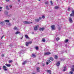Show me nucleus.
Returning a JSON list of instances; mask_svg holds the SVG:
<instances>
[{
	"label": "nucleus",
	"mask_w": 74,
	"mask_h": 74,
	"mask_svg": "<svg viewBox=\"0 0 74 74\" xmlns=\"http://www.w3.org/2000/svg\"><path fill=\"white\" fill-rule=\"evenodd\" d=\"M47 73H51V71L49 70H47Z\"/></svg>",
	"instance_id": "nucleus-30"
},
{
	"label": "nucleus",
	"mask_w": 74,
	"mask_h": 74,
	"mask_svg": "<svg viewBox=\"0 0 74 74\" xmlns=\"http://www.w3.org/2000/svg\"><path fill=\"white\" fill-rule=\"evenodd\" d=\"M25 38H28V39L29 38V37H28V36H27V35H25Z\"/></svg>",
	"instance_id": "nucleus-17"
},
{
	"label": "nucleus",
	"mask_w": 74,
	"mask_h": 74,
	"mask_svg": "<svg viewBox=\"0 0 74 74\" xmlns=\"http://www.w3.org/2000/svg\"><path fill=\"white\" fill-rule=\"evenodd\" d=\"M4 54H2L1 55V57H4Z\"/></svg>",
	"instance_id": "nucleus-39"
},
{
	"label": "nucleus",
	"mask_w": 74,
	"mask_h": 74,
	"mask_svg": "<svg viewBox=\"0 0 74 74\" xmlns=\"http://www.w3.org/2000/svg\"><path fill=\"white\" fill-rule=\"evenodd\" d=\"M42 17L43 19H44V18H45V16H42Z\"/></svg>",
	"instance_id": "nucleus-38"
},
{
	"label": "nucleus",
	"mask_w": 74,
	"mask_h": 74,
	"mask_svg": "<svg viewBox=\"0 0 74 74\" xmlns=\"http://www.w3.org/2000/svg\"><path fill=\"white\" fill-rule=\"evenodd\" d=\"M1 67H0V70H1Z\"/></svg>",
	"instance_id": "nucleus-56"
},
{
	"label": "nucleus",
	"mask_w": 74,
	"mask_h": 74,
	"mask_svg": "<svg viewBox=\"0 0 74 74\" xmlns=\"http://www.w3.org/2000/svg\"><path fill=\"white\" fill-rule=\"evenodd\" d=\"M66 66L64 67V69H66Z\"/></svg>",
	"instance_id": "nucleus-44"
},
{
	"label": "nucleus",
	"mask_w": 74,
	"mask_h": 74,
	"mask_svg": "<svg viewBox=\"0 0 74 74\" xmlns=\"http://www.w3.org/2000/svg\"><path fill=\"white\" fill-rule=\"evenodd\" d=\"M3 37H4V36H2L1 38V39H3Z\"/></svg>",
	"instance_id": "nucleus-45"
},
{
	"label": "nucleus",
	"mask_w": 74,
	"mask_h": 74,
	"mask_svg": "<svg viewBox=\"0 0 74 74\" xmlns=\"http://www.w3.org/2000/svg\"><path fill=\"white\" fill-rule=\"evenodd\" d=\"M70 73H71V74H73V72L72 71H71L70 72Z\"/></svg>",
	"instance_id": "nucleus-36"
},
{
	"label": "nucleus",
	"mask_w": 74,
	"mask_h": 74,
	"mask_svg": "<svg viewBox=\"0 0 74 74\" xmlns=\"http://www.w3.org/2000/svg\"><path fill=\"white\" fill-rule=\"evenodd\" d=\"M32 41H30L29 42V44H32Z\"/></svg>",
	"instance_id": "nucleus-37"
},
{
	"label": "nucleus",
	"mask_w": 74,
	"mask_h": 74,
	"mask_svg": "<svg viewBox=\"0 0 74 74\" xmlns=\"http://www.w3.org/2000/svg\"><path fill=\"white\" fill-rule=\"evenodd\" d=\"M5 22H7V23H8L10 22V21L8 20H5Z\"/></svg>",
	"instance_id": "nucleus-18"
},
{
	"label": "nucleus",
	"mask_w": 74,
	"mask_h": 74,
	"mask_svg": "<svg viewBox=\"0 0 74 74\" xmlns=\"http://www.w3.org/2000/svg\"><path fill=\"white\" fill-rule=\"evenodd\" d=\"M71 69L72 71H74V65L71 66Z\"/></svg>",
	"instance_id": "nucleus-7"
},
{
	"label": "nucleus",
	"mask_w": 74,
	"mask_h": 74,
	"mask_svg": "<svg viewBox=\"0 0 74 74\" xmlns=\"http://www.w3.org/2000/svg\"><path fill=\"white\" fill-rule=\"evenodd\" d=\"M49 60H51V61H53V58L52 57H50L49 58Z\"/></svg>",
	"instance_id": "nucleus-14"
},
{
	"label": "nucleus",
	"mask_w": 74,
	"mask_h": 74,
	"mask_svg": "<svg viewBox=\"0 0 74 74\" xmlns=\"http://www.w3.org/2000/svg\"><path fill=\"white\" fill-rule=\"evenodd\" d=\"M5 66L7 67H10L11 66V64H5Z\"/></svg>",
	"instance_id": "nucleus-9"
},
{
	"label": "nucleus",
	"mask_w": 74,
	"mask_h": 74,
	"mask_svg": "<svg viewBox=\"0 0 74 74\" xmlns=\"http://www.w3.org/2000/svg\"><path fill=\"white\" fill-rule=\"evenodd\" d=\"M1 10H0V12H1Z\"/></svg>",
	"instance_id": "nucleus-55"
},
{
	"label": "nucleus",
	"mask_w": 74,
	"mask_h": 74,
	"mask_svg": "<svg viewBox=\"0 0 74 74\" xmlns=\"http://www.w3.org/2000/svg\"><path fill=\"white\" fill-rule=\"evenodd\" d=\"M29 42H27L25 43V45L27 47L29 46Z\"/></svg>",
	"instance_id": "nucleus-10"
},
{
	"label": "nucleus",
	"mask_w": 74,
	"mask_h": 74,
	"mask_svg": "<svg viewBox=\"0 0 74 74\" xmlns=\"http://www.w3.org/2000/svg\"><path fill=\"white\" fill-rule=\"evenodd\" d=\"M32 74H36V73H32Z\"/></svg>",
	"instance_id": "nucleus-53"
},
{
	"label": "nucleus",
	"mask_w": 74,
	"mask_h": 74,
	"mask_svg": "<svg viewBox=\"0 0 74 74\" xmlns=\"http://www.w3.org/2000/svg\"><path fill=\"white\" fill-rule=\"evenodd\" d=\"M56 1H58V0H56Z\"/></svg>",
	"instance_id": "nucleus-58"
},
{
	"label": "nucleus",
	"mask_w": 74,
	"mask_h": 74,
	"mask_svg": "<svg viewBox=\"0 0 74 74\" xmlns=\"http://www.w3.org/2000/svg\"><path fill=\"white\" fill-rule=\"evenodd\" d=\"M32 34H34V32H32Z\"/></svg>",
	"instance_id": "nucleus-51"
},
{
	"label": "nucleus",
	"mask_w": 74,
	"mask_h": 74,
	"mask_svg": "<svg viewBox=\"0 0 74 74\" xmlns=\"http://www.w3.org/2000/svg\"><path fill=\"white\" fill-rule=\"evenodd\" d=\"M32 57H34V58H36V55L34 54H32Z\"/></svg>",
	"instance_id": "nucleus-23"
},
{
	"label": "nucleus",
	"mask_w": 74,
	"mask_h": 74,
	"mask_svg": "<svg viewBox=\"0 0 74 74\" xmlns=\"http://www.w3.org/2000/svg\"><path fill=\"white\" fill-rule=\"evenodd\" d=\"M72 13L70 14V16H74V10H73L72 11Z\"/></svg>",
	"instance_id": "nucleus-3"
},
{
	"label": "nucleus",
	"mask_w": 74,
	"mask_h": 74,
	"mask_svg": "<svg viewBox=\"0 0 74 74\" xmlns=\"http://www.w3.org/2000/svg\"><path fill=\"white\" fill-rule=\"evenodd\" d=\"M17 0L18 1H19H19H20V0Z\"/></svg>",
	"instance_id": "nucleus-54"
},
{
	"label": "nucleus",
	"mask_w": 74,
	"mask_h": 74,
	"mask_svg": "<svg viewBox=\"0 0 74 74\" xmlns=\"http://www.w3.org/2000/svg\"><path fill=\"white\" fill-rule=\"evenodd\" d=\"M42 41L44 42H45V38H43L42 40Z\"/></svg>",
	"instance_id": "nucleus-16"
},
{
	"label": "nucleus",
	"mask_w": 74,
	"mask_h": 74,
	"mask_svg": "<svg viewBox=\"0 0 74 74\" xmlns=\"http://www.w3.org/2000/svg\"><path fill=\"white\" fill-rule=\"evenodd\" d=\"M9 0H6V1L8 2L9 1Z\"/></svg>",
	"instance_id": "nucleus-48"
},
{
	"label": "nucleus",
	"mask_w": 74,
	"mask_h": 74,
	"mask_svg": "<svg viewBox=\"0 0 74 74\" xmlns=\"http://www.w3.org/2000/svg\"><path fill=\"white\" fill-rule=\"evenodd\" d=\"M21 34V32H16L15 34Z\"/></svg>",
	"instance_id": "nucleus-21"
},
{
	"label": "nucleus",
	"mask_w": 74,
	"mask_h": 74,
	"mask_svg": "<svg viewBox=\"0 0 74 74\" xmlns=\"http://www.w3.org/2000/svg\"><path fill=\"white\" fill-rule=\"evenodd\" d=\"M63 71H66V69H64L63 70Z\"/></svg>",
	"instance_id": "nucleus-49"
},
{
	"label": "nucleus",
	"mask_w": 74,
	"mask_h": 74,
	"mask_svg": "<svg viewBox=\"0 0 74 74\" xmlns=\"http://www.w3.org/2000/svg\"><path fill=\"white\" fill-rule=\"evenodd\" d=\"M55 9H58L59 8V7L58 6H55L54 7Z\"/></svg>",
	"instance_id": "nucleus-20"
},
{
	"label": "nucleus",
	"mask_w": 74,
	"mask_h": 74,
	"mask_svg": "<svg viewBox=\"0 0 74 74\" xmlns=\"http://www.w3.org/2000/svg\"><path fill=\"white\" fill-rule=\"evenodd\" d=\"M17 29L18 28L17 27H15L14 28V30H17Z\"/></svg>",
	"instance_id": "nucleus-26"
},
{
	"label": "nucleus",
	"mask_w": 74,
	"mask_h": 74,
	"mask_svg": "<svg viewBox=\"0 0 74 74\" xmlns=\"http://www.w3.org/2000/svg\"><path fill=\"white\" fill-rule=\"evenodd\" d=\"M3 69H5L7 68V66H5L3 65Z\"/></svg>",
	"instance_id": "nucleus-28"
},
{
	"label": "nucleus",
	"mask_w": 74,
	"mask_h": 74,
	"mask_svg": "<svg viewBox=\"0 0 74 74\" xmlns=\"http://www.w3.org/2000/svg\"><path fill=\"white\" fill-rule=\"evenodd\" d=\"M38 1H41V0H38Z\"/></svg>",
	"instance_id": "nucleus-57"
},
{
	"label": "nucleus",
	"mask_w": 74,
	"mask_h": 74,
	"mask_svg": "<svg viewBox=\"0 0 74 74\" xmlns=\"http://www.w3.org/2000/svg\"><path fill=\"white\" fill-rule=\"evenodd\" d=\"M69 22L70 23H72L73 22V20H72V19L71 17H69Z\"/></svg>",
	"instance_id": "nucleus-12"
},
{
	"label": "nucleus",
	"mask_w": 74,
	"mask_h": 74,
	"mask_svg": "<svg viewBox=\"0 0 74 74\" xmlns=\"http://www.w3.org/2000/svg\"><path fill=\"white\" fill-rule=\"evenodd\" d=\"M58 29H59V30H60V28H58Z\"/></svg>",
	"instance_id": "nucleus-52"
},
{
	"label": "nucleus",
	"mask_w": 74,
	"mask_h": 74,
	"mask_svg": "<svg viewBox=\"0 0 74 74\" xmlns=\"http://www.w3.org/2000/svg\"><path fill=\"white\" fill-rule=\"evenodd\" d=\"M39 19L41 20V19H42V17H39Z\"/></svg>",
	"instance_id": "nucleus-40"
},
{
	"label": "nucleus",
	"mask_w": 74,
	"mask_h": 74,
	"mask_svg": "<svg viewBox=\"0 0 74 74\" xmlns=\"http://www.w3.org/2000/svg\"><path fill=\"white\" fill-rule=\"evenodd\" d=\"M51 27L52 30H55V26L54 25H52L51 26Z\"/></svg>",
	"instance_id": "nucleus-2"
},
{
	"label": "nucleus",
	"mask_w": 74,
	"mask_h": 74,
	"mask_svg": "<svg viewBox=\"0 0 74 74\" xmlns=\"http://www.w3.org/2000/svg\"><path fill=\"white\" fill-rule=\"evenodd\" d=\"M68 11H70V8H68Z\"/></svg>",
	"instance_id": "nucleus-34"
},
{
	"label": "nucleus",
	"mask_w": 74,
	"mask_h": 74,
	"mask_svg": "<svg viewBox=\"0 0 74 74\" xmlns=\"http://www.w3.org/2000/svg\"><path fill=\"white\" fill-rule=\"evenodd\" d=\"M2 8H3L0 7V10H1V9H2Z\"/></svg>",
	"instance_id": "nucleus-47"
},
{
	"label": "nucleus",
	"mask_w": 74,
	"mask_h": 74,
	"mask_svg": "<svg viewBox=\"0 0 74 74\" xmlns=\"http://www.w3.org/2000/svg\"><path fill=\"white\" fill-rule=\"evenodd\" d=\"M42 64L43 66H45V64Z\"/></svg>",
	"instance_id": "nucleus-43"
},
{
	"label": "nucleus",
	"mask_w": 74,
	"mask_h": 74,
	"mask_svg": "<svg viewBox=\"0 0 74 74\" xmlns=\"http://www.w3.org/2000/svg\"><path fill=\"white\" fill-rule=\"evenodd\" d=\"M58 56H55V59H58Z\"/></svg>",
	"instance_id": "nucleus-22"
},
{
	"label": "nucleus",
	"mask_w": 74,
	"mask_h": 74,
	"mask_svg": "<svg viewBox=\"0 0 74 74\" xmlns=\"http://www.w3.org/2000/svg\"><path fill=\"white\" fill-rule=\"evenodd\" d=\"M60 61H58L56 64V66H59V65H60Z\"/></svg>",
	"instance_id": "nucleus-8"
},
{
	"label": "nucleus",
	"mask_w": 74,
	"mask_h": 74,
	"mask_svg": "<svg viewBox=\"0 0 74 74\" xmlns=\"http://www.w3.org/2000/svg\"><path fill=\"white\" fill-rule=\"evenodd\" d=\"M23 23L24 24H27L28 25L29 24H30V23H33L32 22H29L28 21H23Z\"/></svg>",
	"instance_id": "nucleus-1"
},
{
	"label": "nucleus",
	"mask_w": 74,
	"mask_h": 74,
	"mask_svg": "<svg viewBox=\"0 0 74 74\" xmlns=\"http://www.w3.org/2000/svg\"><path fill=\"white\" fill-rule=\"evenodd\" d=\"M60 40V38L59 37H57L56 38V40H57V41H58L59 40Z\"/></svg>",
	"instance_id": "nucleus-19"
},
{
	"label": "nucleus",
	"mask_w": 74,
	"mask_h": 74,
	"mask_svg": "<svg viewBox=\"0 0 74 74\" xmlns=\"http://www.w3.org/2000/svg\"><path fill=\"white\" fill-rule=\"evenodd\" d=\"M35 21L36 22H39L40 19H37V18L36 19H35Z\"/></svg>",
	"instance_id": "nucleus-13"
},
{
	"label": "nucleus",
	"mask_w": 74,
	"mask_h": 74,
	"mask_svg": "<svg viewBox=\"0 0 74 74\" xmlns=\"http://www.w3.org/2000/svg\"><path fill=\"white\" fill-rule=\"evenodd\" d=\"M49 63V62H46V64H49V63Z\"/></svg>",
	"instance_id": "nucleus-46"
},
{
	"label": "nucleus",
	"mask_w": 74,
	"mask_h": 74,
	"mask_svg": "<svg viewBox=\"0 0 74 74\" xmlns=\"http://www.w3.org/2000/svg\"><path fill=\"white\" fill-rule=\"evenodd\" d=\"M12 62V60H10L9 61V63H11Z\"/></svg>",
	"instance_id": "nucleus-29"
},
{
	"label": "nucleus",
	"mask_w": 74,
	"mask_h": 74,
	"mask_svg": "<svg viewBox=\"0 0 74 74\" xmlns=\"http://www.w3.org/2000/svg\"><path fill=\"white\" fill-rule=\"evenodd\" d=\"M39 70H40V67H37L36 68V70L37 71V72H40V71Z\"/></svg>",
	"instance_id": "nucleus-11"
},
{
	"label": "nucleus",
	"mask_w": 74,
	"mask_h": 74,
	"mask_svg": "<svg viewBox=\"0 0 74 74\" xmlns=\"http://www.w3.org/2000/svg\"><path fill=\"white\" fill-rule=\"evenodd\" d=\"M27 63V61H25L22 63V64H23V65H25V64H26Z\"/></svg>",
	"instance_id": "nucleus-15"
},
{
	"label": "nucleus",
	"mask_w": 74,
	"mask_h": 74,
	"mask_svg": "<svg viewBox=\"0 0 74 74\" xmlns=\"http://www.w3.org/2000/svg\"><path fill=\"white\" fill-rule=\"evenodd\" d=\"M9 7L10 8H11V7H12V5H10L9 6Z\"/></svg>",
	"instance_id": "nucleus-41"
},
{
	"label": "nucleus",
	"mask_w": 74,
	"mask_h": 74,
	"mask_svg": "<svg viewBox=\"0 0 74 74\" xmlns=\"http://www.w3.org/2000/svg\"><path fill=\"white\" fill-rule=\"evenodd\" d=\"M4 23V22H2L0 23V24H2V23Z\"/></svg>",
	"instance_id": "nucleus-42"
},
{
	"label": "nucleus",
	"mask_w": 74,
	"mask_h": 74,
	"mask_svg": "<svg viewBox=\"0 0 74 74\" xmlns=\"http://www.w3.org/2000/svg\"><path fill=\"white\" fill-rule=\"evenodd\" d=\"M51 53L49 52H45L44 53L45 55H50L51 54Z\"/></svg>",
	"instance_id": "nucleus-5"
},
{
	"label": "nucleus",
	"mask_w": 74,
	"mask_h": 74,
	"mask_svg": "<svg viewBox=\"0 0 74 74\" xmlns=\"http://www.w3.org/2000/svg\"><path fill=\"white\" fill-rule=\"evenodd\" d=\"M35 49L36 50H38V47L37 46L35 47Z\"/></svg>",
	"instance_id": "nucleus-25"
},
{
	"label": "nucleus",
	"mask_w": 74,
	"mask_h": 74,
	"mask_svg": "<svg viewBox=\"0 0 74 74\" xmlns=\"http://www.w3.org/2000/svg\"><path fill=\"white\" fill-rule=\"evenodd\" d=\"M45 29V28L42 27V28H39V30L40 31H43Z\"/></svg>",
	"instance_id": "nucleus-6"
},
{
	"label": "nucleus",
	"mask_w": 74,
	"mask_h": 74,
	"mask_svg": "<svg viewBox=\"0 0 74 74\" xmlns=\"http://www.w3.org/2000/svg\"><path fill=\"white\" fill-rule=\"evenodd\" d=\"M3 69L5 71H7V69L6 68H3Z\"/></svg>",
	"instance_id": "nucleus-33"
},
{
	"label": "nucleus",
	"mask_w": 74,
	"mask_h": 74,
	"mask_svg": "<svg viewBox=\"0 0 74 74\" xmlns=\"http://www.w3.org/2000/svg\"><path fill=\"white\" fill-rule=\"evenodd\" d=\"M23 38V36H22V38H21V40H22Z\"/></svg>",
	"instance_id": "nucleus-50"
},
{
	"label": "nucleus",
	"mask_w": 74,
	"mask_h": 74,
	"mask_svg": "<svg viewBox=\"0 0 74 74\" xmlns=\"http://www.w3.org/2000/svg\"><path fill=\"white\" fill-rule=\"evenodd\" d=\"M38 26H39V25H37V26H35L34 28V30H38V28H37V27H38Z\"/></svg>",
	"instance_id": "nucleus-4"
},
{
	"label": "nucleus",
	"mask_w": 74,
	"mask_h": 74,
	"mask_svg": "<svg viewBox=\"0 0 74 74\" xmlns=\"http://www.w3.org/2000/svg\"><path fill=\"white\" fill-rule=\"evenodd\" d=\"M69 42V40L66 39L65 40V42Z\"/></svg>",
	"instance_id": "nucleus-27"
},
{
	"label": "nucleus",
	"mask_w": 74,
	"mask_h": 74,
	"mask_svg": "<svg viewBox=\"0 0 74 74\" xmlns=\"http://www.w3.org/2000/svg\"><path fill=\"white\" fill-rule=\"evenodd\" d=\"M47 62H48V63H51V61L50 60H48Z\"/></svg>",
	"instance_id": "nucleus-35"
},
{
	"label": "nucleus",
	"mask_w": 74,
	"mask_h": 74,
	"mask_svg": "<svg viewBox=\"0 0 74 74\" xmlns=\"http://www.w3.org/2000/svg\"><path fill=\"white\" fill-rule=\"evenodd\" d=\"M6 8L7 10H10V9L8 8V6H6Z\"/></svg>",
	"instance_id": "nucleus-24"
},
{
	"label": "nucleus",
	"mask_w": 74,
	"mask_h": 74,
	"mask_svg": "<svg viewBox=\"0 0 74 74\" xmlns=\"http://www.w3.org/2000/svg\"><path fill=\"white\" fill-rule=\"evenodd\" d=\"M45 4H48V1H47L45 2Z\"/></svg>",
	"instance_id": "nucleus-32"
},
{
	"label": "nucleus",
	"mask_w": 74,
	"mask_h": 74,
	"mask_svg": "<svg viewBox=\"0 0 74 74\" xmlns=\"http://www.w3.org/2000/svg\"><path fill=\"white\" fill-rule=\"evenodd\" d=\"M50 2L51 3V5H53V3H52V1H50Z\"/></svg>",
	"instance_id": "nucleus-31"
}]
</instances>
